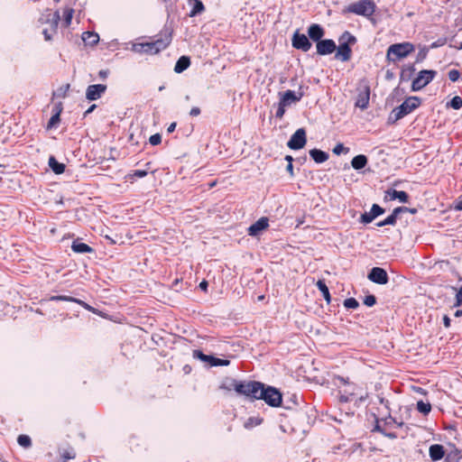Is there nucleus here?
Returning <instances> with one entry per match:
<instances>
[{
	"instance_id": "f257e3e1",
	"label": "nucleus",
	"mask_w": 462,
	"mask_h": 462,
	"mask_svg": "<svg viewBox=\"0 0 462 462\" xmlns=\"http://www.w3.org/2000/svg\"><path fill=\"white\" fill-rule=\"evenodd\" d=\"M333 383L337 388L338 399L341 402H352L357 398L363 401L365 398V396L362 394V388L355 383L350 382L348 378L336 376L333 379Z\"/></svg>"
},
{
	"instance_id": "f03ea898",
	"label": "nucleus",
	"mask_w": 462,
	"mask_h": 462,
	"mask_svg": "<svg viewBox=\"0 0 462 462\" xmlns=\"http://www.w3.org/2000/svg\"><path fill=\"white\" fill-rule=\"evenodd\" d=\"M171 42V36L165 35L152 42H135L132 44V51L136 53L156 54L167 48Z\"/></svg>"
},
{
	"instance_id": "7ed1b4c3",
	"label": "nucleus",
	"mask_w": 462,
	"mask_h": 462,
	"mask_svg": "<svg viewBox=\"0 0 462 462\" xmlns=\"http://www.w3.org/2000/svg\"><path fill=\"white\" fill-rule=\"evenodd\" d=\"M376 10V5L373 0H359L348 5L345 12L372 19Z\"/></svg>"
},
{
	"instance_id": "20e7f679",
	"label": "nucleus",
	"mask_w": 462,
	"mask_h": 462,
	"mask_svg": "<svg viewBox=\"0 0 462 462\" xmlns=\"http://www.w3.org/2000/svg\"><path fill=\"white\" fill-rule=\"evenodd\" d=\"M415 51V47L411 42L395 43L389 46L386 53V59L390 62H396Z\"/></svg>"
},
{
	"instance_id": "39448f33",
	"label": "nucleus",
	"mask_w": 462,
	"mask_h": 462,
	"mask_svg": "<svg viewBox=\"0 0 462 462\" xmlns=\"http://www.w3.org/2000/svg\"><path fill=\"white\" fill-rule=\"evenodd\" d=\"M231 384L237 394L256 400L261 383L255 381L243 382L232 379Z\"/></svg>"
},
{
	"instance_id": "423d86ee",
	"label": "nucleus",
	"mask_w": 462,
	"mask_h": 462,
	"mask_svg": "<svg viewBox=\"0 0 462 462\" xmlns=\"http://www.w3.org/2000/svg\"><path fill=\"white\" fill-rule=\"evenodd\" d=\"M339 42V46L336 49L335 58L341 61H347L352 54L350 45L355 44L356 39L350 32H345L340 37Z\"/></svg>"
},
{
	"instance_id": "0eeeda50",
	"label": "nucleus",
	"mask_w": 462,
	"mask_h": 462,
	"mask_svg": "<svg viewBox=\"0 0 462 462\" xmlns=\"http://www.w3.org/2000/svg\"><path fill=\"white\" fill-rule=\"evenodd\" d=\"M256 400H263L272 407H279L282 404V393L273 386H265L261 383Z\"/></svg>"
},
{
	"instance_id": "6e6552de",
	"label": "nucleus",
	"mask_w": 462,
	"mask_h": 462,
	"mask_svg": "<svg viewBox=\"0 0 462 462\" xmlns=\"http://www.w3.org/2000/svg\"><path fill=\"white\" fill-rule=\"evenodd\" d=\"M420 105V99L418 97H410L406 98L402 105L393 110L395 118L397 120L402 118L419 107Z\"/></svg>"
},
{
	"instance_id": "1a4fd4ad",
	"label": "nucleus",
	"mask_w": 462,
	"mask_h": 462,
	"mask_svg": "<svg viewBox=\"0 0 462 462\" xmlns=\"http://www.w3.org/2000/svg\"><path fill=\"white\" fill-rule=\"evenodd\" d=\"M437 72L432 69L420 70L418 76L412 80L411 89L419 91L433 80Z\"/></svg>"
},
{
	"instance_id": "9d476101",
	"label": "nucleus",
	"mask_w": 462,
	"mask_h": 462,
	"mask_svg": "<svg viewBox=\"0 0 462 462\" xmlns=\"http://www.w3.org/2000/svg\"><path fill=\"white\" fill-rule=\"evenodd\" d=\"M306 142V132L303 128H300L291 135L288 146L292 150H299L305 146Z\"/></svg>"
},
{
	"instance_id": "9b49d317",
	"label": "nucleus",
	"mask_w": 462,
	"mask_h": 462,
	"mask_svg": "<svg viewBox=\"0 0 462 462\" xmlns=\"http://www.w3.org/2000/svg\"><path fill=\"white\" fill-rule=\"evenodd\" d=\"M292 46L297 50L308 51L311 48V43L305 34L296 32L292 36Z\"/></svg>"
},
{
	"instance_id": "f8f14e48",
	"label": "nucleus",
	"mask_w": 462,
	"mask_h": 462,
	"mask_svg": "<svg viewBox=\"0 0 462 462\" xmlns=\"http://www.w3.org/2000/svg\"><path fill=\"white\" fill-rule=\"evenodd\" d=\"M303 97V92L299 90L298 92H294L292 90H287L283 93H280V100L282 102L283 106H291V104H295L299 102Z\"/></svg>"
},
{
	"instance_id": "ddd939ff",
	"label": "nucleus",
	"mask_w": 462,
	"mask_h": 462,
	"mask_svg": "<svg viewBox=\"0 0 462 462\" xmlns=\"http://www.w3.org/2000/svg\"><path fill=\"white\" fill-rule=\"evenodd\" d=\"M368 279L377 284H386L388 274L383 268L374 267L368 274Z\"/></svg>"
},
{
	"instance_id": "4468645a",
	"label": "nucleus",
	"mask_w": 462,
	"mask_h": 462,
	"mask_svg": "<svg viewBox=\"0 0 462 462\" xmlns=\"http://www.w3.org/2000/svg\"><path fill=\"white\" fill-rule=\"evenodd\" d=\"M106 90V86L103 84L90 85L86 90V98L94 101L101 97Z\"/></svg>"
},
{
	"instance_id": "2eb2a0df",
	"label": "nucleus",
	"mask_w": 462,
	"mask_h": 462,
	"mask_svg": "<svg viewBox=\"0 0 462 462\" xmlns=\"http://www.w3.org/2000/svg\"><path fill=\"white\" fill-rule=\"evenodd\" d=\"M317 52L319 55H328L333 53L336 49V43L333 40H321L319 42H317L316 45Z\"/></svg>"
},
{
	"instance_id": "dca6fc26",
	"label": "nucleus",
	"mask_w": 462,
	"mask_h": 462,
	"mask_svg": "<svg viewBox=\"0 0 462 462\" xmlns=\"http://www.w3.org/2000/svg\"><path fill=\"white\" fill-rule=\"evenodd\" d=\"M268 226L269 219L263 217L248 227V235L251 236H256Z\"/></svg>"
},
{
	"instance_id": "f3484780",
	"label": "nucleus",
	"mask_w": 462,
	"mask_h": 462,
	"mask_svg": "<svg viewBox=\"0 0 462 462\" xmlns=\"http://www.w3.org/2000/svg\"><path fill=\"white\" fill-rule=\"evenodd\" d=\"M384 212L383 208L377 204H374L369 212H365L361 216V222L365 224L371 223L376 217Z\"/></svg>"
},
{
	"instance_id": "a211bd4d",
	"label": "nucleus",
	"mask_w": 462,
	"mask_h": 462,
	"mask_svg": "<svg viewBox=\"0 0 462 462\" xmlns=\"http://www.w3.org/2000/svg\"><path fill=\"white\" fill-rule=\"evenodd\" d=\"M370 99V88L369 87L365 86L362 91L359 92L356 106L361 109H365L368 106Z\"/></svg>"
},
{
	"instance_id": "6ab92c4d",
	"label": "nucleus",
	"mask_w": 462,
	"mask_h": 462,
	"mask_svg": "<svg viewBox=\"0 0 462 462\" xmlns=\"http://www.w3.org/2000/svg\"><path fill=\"white\" fill-rule=\"evenodd\" d=\"M308 35L312 41L319 42L324 36V29L319 24L313 23L308 29Z\"/></svg>"
},
{
	"instance_id": "aec40b11",
	"label": "nucleus",
	"mask_w": 462,
	"mask_h": 462,
	"mask_svg": "<svg viewBox=\"0 0 462 462\" xmlns=\"http://www.w3.org/2000/svg\"><path fill=\"white\" fill-rule=\"evenodd\" d=\"M386 198L390 200L398 199L400 202L406 203L408 202L409 196L402 190L389 189L386 191Z\"/></svg>"
},
{
	"instance_id": "412c9836",
	"label": "nucleus",
	"mask_w": 462,
	"mask_h": 462,
	"mask_svg": "<svg viewBox=\"0 0 462 462\" xmlns=\"http://www.w3.org/2000/svg\"><path fill=\"white\" fill-rule=\"evenodd\" d=\"M429 454H430L431 460L439 461L445 455L444 448L439 444L431 445L429 449Z\"/></svg>"
},
{
	"instance_id": "4be33fe9",
	"label": "nucleus",
	"mask_w": 462,
	"mask_h": 462,
	"mask_svg": "<svg viewBox=\"0 0 462 462\" xmlns=\"http://www.w3.org/2000/svg\"><path fill=\"white\" fill-rule=\"evenodd\" d=\"M81 38L84 43L89 46L96 45L99 41V35L95 32H85Z\"/></svg>"
},
{
	"instance_id": "5701e85b",
	"label": "nucleus",
	"mask_w": 462,
	"mask_h": 462,
	"mask_svg": "<svg viewBox=\"0 0 462 462\" xmlns=\"http://www.w3.org/2000/svg\"><path fill=\"white\" fill-rule=\"evenodd\" d=\"M310 155L317 163L325 162L328 159V154L319 149L310 150Z\"/></svg>"
},
{
	"instance_id": "b1692460",
	"label": "nucleus",
	"mask_w": 462,
	"mask_h": 462,
	"mask_svg": "<svg viewBox=\"0 0 462 462\" xmlns=\"http://www.w3.org/2000/svg\"><path fill=\"white\" fill-rule=\"evenodd\" d=\"M190 65L189 58L187 56H181L176 62L174 67V71L177 73H181L185 69L189 68Z\"/></svg>"
},
{
	"instance_id": "393cba45",
	"label": "nucleus",
	"mask_w": 462,
	"mask_h": 462,
	"mask_svg": "<svg viewBox=\"0 0 462 462\" xmlns=\"http://www.w3.org/2000/svg\"><path fill=\"white\" fill-rule=\"evenodd\" d=\"M367 164V158L365 155L359 154L355 156L351 161V165L355 170H361Z\"/></svg>"
},
{
	"instance_id": "a878e982",
	"label": "nucleus",
	"mask_w": 462,
	"mask_h": 462,
	"mask_svg": "<svg viewBox=\"0 0 462 462\" xmlns=\"http://www.w3.org/2000/svg\"><path fill=\"white\" fill-rule=\"evenodd\" d=\"M49 166L56 174H61L65 171V165L59 162L53 156H51L49 159Z\"/></svg>"
},
{
	"instance_id": "bb28decb",
	"label": "nucleus",
	"mask_w": 462,
	"mask_h": 462,
	"mask_svg": "<svg viewBox=\"0 0 462 462\" xmlns=\"http://www.w3.org/2000/svg\"><path fill=\"white\" fill-rule=\"evenodd\" d=\"M189 3L192 4V9L189 13L190 17L196 16L205 10L204 5L200 0H189Z\"/></svg>"
},
{
	"instance_id": "cd10ccee",
	"label": "nucleus",
	"mask_w": 462,
	"mask_h": 462,
	"mask_svg": "<svg viewBox=\"0 0 462 462\" xmlns=\"http://www.w3.org/2000/svg\"><path fill=\"white\" fill-rule=\"evenodd\" d=\"M72 250L75 253L85 254L92 252V248L85 243L75 241L71 245Z\"/></svg>"
},
{
	"instance_id": "c85d7f7f",
	"label": "nucleus",
	"mask_w": 462,
	"mask_h": 462,
	"mask_svg": "<svg viewBox=\"0 0 462 462\" xmlns=\"http://www.w3.org/2000/svg\"><path fill=\"white\" fill-rule=\"evenodd\" d=\"M400 209H393V213L388 216L384 220L377 223L378 226H383L386 225H394L396 223L397 216Z\"/></svg>"
},
{
	"instance_id": "c756f323",
	"label": "nucleus",
	"mask_w": 462,
	"mask_h": 462,
	"mask_svg": "<svg viewBox=\"0 0 462 462\" xmlns=\"http://www.w3.org/2000/svg\"><path fill=\"white\" fill-rule=\"evenodd\" d=\"M317 287L323 294L327 302H329L330 301V294H329V291H328V288L326 285V283L323 281L319 280L317 282Z\"/></svg>"
},
{
	"instance_id": "7c9ffc66",
	"label": "nucleus",
	"mask_w": 462,
	"mask_h": 462,
	"mask_svg": "<svg viewBox=\"0 0 462 462\" xmlns=\"http://www.w3.org/2000/svg\"><path fill=\"white\" fill-rule=\"evenodd\" d=\"M193 356L195 358H198L203 362H208L209 363V365H211V363H212V359H213V356H208V355H205L203 354L201 351L199 350H195L193 352Z\"/></svg>"
},
{
	"instance_id": "2f4dec72",
	"label": "nucleus",
	"mask_w": 462,
	"mask_h": 462,
	"mask_svg": "<svg viewBox=\"0 0 462 462\" xmlns=\"http://www.w3.org/2000/svg\"><path fill=\"white\" fill-rule=\"evenodd\" d=\"M417 410L423 414H428L431 410V406L430 403L420 401L417 402Z\"/></svg>"
},
{
	"instance_id": "473e14b6",
	"label": "nucleus",
	"mask_w": 462,
	"mask_h": 462,
	"mask_svg": "<svg viewBox=\"0 0 462 462\" xmlns=\"http://www.w3.org/2000/svg\"><path fill=\"white\" fill-rule=\"evenodd\" d=\"M74 10L72 8H66L63 12V18L65 26H69L71 23Z\"/></svg>"
},
{
	"instance_id": "72a5a7b5",
	"label": "nucleus",
	"mask_w": 462,
	"mask_h": 462,
	"mask_svg": "<svg viewBox=\"0 0 462 462\" xmlns=\"http://www.w3.org/2000/svg\"><path fill=\"white\" fill-rule=\"evenodd\" d=\"M17 442L20 446L23 448H29L32 444L31 439L27 435H20L17 439Z\"/></svg>"
},
{
	"instance_id": "f704fd0d",
	"label": "nucleus",
	"mask_w": 462,
	"mask_h": 462,
	"mask_svg": "<svg viewBox=\"0 0 462 462\" xmlns=\"http://www.w3.org/2000/svg\"><path fill=\"white\" fill-rule=\"evenodd\" d=\"M449 106L457 110L462 107V98L458 96L454 97L448 103Z\"/></svg>"
},
{
	"instance_id": "c9c22d12",
	"label": "nucleus",
	"mask_w": 462,
	"mask_h": 462,
	"mask_svg": "<svg viewBox=\"0 0 462 462\" xmlns=\"http://www.w3.org/2000/svg\"><path fill=\"white\" fill-rule=\"evenodd\" d=\"M50 300H51L69 301V302H76V301H78V299L70 297V296H65V295L51 296L50 298Z\"/></svg>"
},
{
	"instance_id": "e433bc0d",
	"label": "nucleus",
	"mask_w": 462,
	"mask_h": 462,
	"mask_svg": "<svg viewBox=\"0 0 462 462\" xmlns=\"http://www.w3.org/2000/svg\"><path fill=\"white\" fill-rule=\"evenodd\" d=\"M344 306L346 309H356L359 306L358 301L355 298H348L345 300Z\"/></svg>"
},
{
	"instance_id": "4c0bfd02",
	"label": "nucleus",
	"mask_w": 462,
	"mask_h": 462,
	"mask_svg": "<svg viewBox=\"0 0 462 462\" xmlns=\"http://www.w3.org/2000/svg\"><path fill=\"white\" fill-rule=\"evenodd\" d=\"M230 364L227 359H220L213 356L211 366H226Z\"/></svg>"
},
{
	"instance_id": "58836bf2",
	"label": "nucleus",
	"mask_w": 462,
	"mask_h": 462,
	"mask_svg": "<svg viewBox=\"0 0 462 462\" xmlns=\"http://www.w3.org/2000/svg\"><path fill=\"white\" fill-rule=\"evenodd\" d=\"M348 152L349 148L345 147L344 144L341 143H337L333 149V152L336 155H340L341 153H347Z\"/></svg>"
},
{
	"instance_id": "ea45409f",
	"label": "nucleus",
	"mask_w": 462,
	"mask_h": 462,
	"mask_svg": "<svg viewBox=\"0 0 462 462\" xmlns=\"http://www.w3.org/2000/svg\"><path fill=\"white\" fill-rule=\"evenodd\" d=\"M59 122H60L59 112H54V114L52 115V116L50 118V120L48 122L47 127L49 129L55 127L59 124Z\"/></svg>"
},
{
	"instance_id": "a19ab883",
	"label": "nucleus",
	"mask_w": 462,
	"mask_h": 462,
	"mask_svg": "<svg viewBox=\"0 0 462 462\" xmlns=\"http://www.w3.org/2000/svg\"><path fill=\"white\" fill-rule=\"evenodd\" d=\"M162 142V136L159 134H155L150 136L149 143L152 145H158Z\"/></svg>"
},
{
	"instance_id": "79ce46f5",
	"label": "nucleus",
	"mask_w": 462,
	"mask_h": 462,
	"mask_svg": "<svg viewBox=\"0 0 462 462\" xmlns=\"http://www.w3.org/2000/svg\"><path fill=\"white\" fill-rule=\"evenodd\" d=\"M59 21H60L59 12L53 13L51 14V23L52 30H56Z\"/></svg>"
},
{
	"instance_id": "37998d69",
	"label": "nucleus",
	"mask_w": 462,
	"mask_h": 462,
	"mask_svg": "<svg viewBox=\"0 0 462 462\" xmlns=\"http://www.w3.org/2000/svg\"><path fill=\"white\" fill-rule=\"evenodd\" d=\"M286 106H283V105H282V102L281 100L279 101L278 109H277L276 114H275V116H276L277 118H282V116H284V114H285V107H286Z\"/></svg>"
},
{
	"instance_id": "c03bdc74",
	"label": "nucleus",
	"mask_w": 462,
	"mask_h": 462,
	"mask_svg": "<svg viewBox=\"0 0 462 462\" xmlns=\"http://www.w3.org/2000/svg\"><path fill=\"white\" fill-rule=\"evenodd\" d=\"M460 77V73L457 69H451L448 71V79L452 82H456Z\"/></svg>"
},
{
	"instance_id": "a18cd8bd",
	"label": "nucleus",
	"mask_w": 462,
	"mask_h": 462,
	"mask_svg": "<svg viewBox=\"0 0 462 462\" xmlns=\"http://www.w3.org/2000/svg\"><path fill=\"white\" fill-rule=\"evenodd\" d=\"M376 302V299L374 295H367L364 300L365 305L367 307H373Z\"/></svg>"
},
{
	"instance_id": "49530a36",
	"label": "nucleus",
	"mask_w": 462,
	"mask_h": 462,
	"mask_svg": "<svg viewBox=\"0 0 462 462\" xmlns=\"http://www.w3.org/2000/svg\"><path fill=\"white\" fill-rule=\"evenodd\" d=\"M261 421L262 420L258 418H250L245 423V427L259 425Z\"/></svg>"
},
{
	"instance_id": "de8ad7c7",
	"label": "nucleus",
	"mask_w": 462,
	"mask_h": 462,
	"mask_svg": "<svg viewBox=\"0 0 462 462\" xmlns=\"http://www.w3.org/2000/svg\"><path fill=\"white\" fill-rule=\"evenodd\" d=\"M462 305V288L458 291V292L456 295V303L455 307H459Z\"/></svg>"
},
{
	"instance_id": "09e8293b",
	"label": "nucleus",
	"mask_w": 462,
	"mask_h": 462,
	"mask_svg": "<svg viewBox=\"0 0 462 462\" xmlns=\"http://www.w3.org/2000/svg\"><path fill=\"white\" fill-rule=\"evenodd\" d=\"M147 175V171L144 170H136L134 171L133 176L137 178H143Z\"/></svg>"
},
{
	"instance_id": "8fccbe9b",
	"label": "nucleus",
	"mask_w": 462,
	"mask_h": 462,
	"mask_svg": "<svg viewBox=\"0 0 462 462\" xmlns=\"http://www.w3.org/2000/svg\"><path fill=\"white\" fill-rule=\"evenodd\" d=\"M221 389H224V390H226V391H232L234 390L232 384H231V380H229L228 382H226L224 383L221 386H220Z\"/></svg>"
},
{
	"instance_id": "3c124183",
	"label": "nucleus",
	"mask_w": 462,
	"mask_h": 462,
	"mask_svg": "<svg viewBox=\"0 0 462 462\" xmlns=\"http://www.w3.org/2000/svg\"><path fill=\"white\" fill-rule=\"evenodd\" d=\"M62 457L64 459V462H66L69 459L74 458V454L70 453L69 451H65L62 454Z\"/></svg>"
},
{
	"instance_id": "603ef678",
	"label": "nucleus",
	"mask_w": 462,
	"mask_h": 462,
	"mask_svg": "<svg viewBox=\"0 0 462 462\" xmlns=\"http://www.w3.org/2000/svg\"><path fill=\"white\" fill-rule=\"evenodd\" d=\"M200 114V109L199 107H192L189 111V115L191 116H198Z\"/></svg>"
},
{
	"instance_id": "864d4df0",
	"label": "nucleus",
	"mask_w": 462,
	"mask_h": 462,
	"mask_svg": "<svg viewBox=\"0 0 462 462\" xmlns=\"http://www.w3.org/2000/svg\"><path fill=\"white\" fill-rule=\"evenodd\" d=\"M76 303L81 305L86 310H93V308L91 306H89L88 303L82 301L81 300L78 299V301H76Z\"/></svg>"
},
{
	"instance_id": "5fc2aeb1",
	"label": "nucleus",
	"mask_w": 462,
	"mask_h": 462,
	"mask_svg": "<svg viewBox=\"0 0 462 462\" xmlns=\"http://www.w3.org/2000/svg\"><path fill=\"white\" fill-rule=\"evenodd\" d=\"M450 319L448 316L443 317V324L446 328H449L450 326Z\"/></svg>"
},
{
	"instance_id": "6e6d98bb",
	"label": "nucleus",
	"mask_w": 462,
	"mask_h": 462,
	"mask_svg": "<svg viewBox=\"0 0 462 462\" xmlns=\"http://www.w3.org/2000/svg\"><path fill=\"white\" fill-rule=\"evenodd\" d=\"M176 128V123H171L168 128H167V132L168 133H172Z\"/></svg>"
},
{
	"instance_id": "4d7b16f0",
	"label": "nucleus",
	"mask_w": 462,
	"mask_h": 462,
	"mask_svg": "<svg viewBox=\"0 0 462 462\" xmlns=\"http://www.w3.org/2000/svg\"><path fill=\"white\" fill-rule=\"evenodd\" d=\"M287 171H289L290 175L291 176H293V166H292V163H288L287 167H286Z\"/></svg>"
},
{
	"instance_id": "13d9d810",
	"label": "nucleus",
	"mask_w": 462,
	"mask_h": 462,
	"mask_svg": "<svg viewBox=\"0 0 462 462\" xmlns=\"http://www.w3.org/2000/svg\"><path fill=\"white\" fill-rule=\"evenodd\" d=\"M454 208H455L456 210H459V211H460V210H462V199H461V200H459V201H457V202L455 204Z\"/></svg>"
},
{
	"instance_id": "bf43d9fd",
	"label": "nucleus",
	"mask_w": 462,
	"mask_h": 462,
	"mask_svg": "<svg viewBox=\"0 0 462 462\" xmlns=\"http://www.w3.org/2000/svg\"><path fill=\"white\" fill-rule=\"evenodd\" d=\"M42 33L46 41H50L51 39V35L49 33L48 30H43Z\"/></svg>"
},
{
	"instance_id": "052dcab7",
	"label": "nucleus",
	"mask_w": 462,
	"mask_h": 462,
	"mask_svg": "<svg viewBox=\"0 0 462 462\" xmlns=\"http://www.w3.org/2000/svg\"><path fill=\"white\" fill-rule=\"evenodd\" d=\"M54 111L55 112H59V116H60V113L62 111V106H61V104H57L54 107Z\"/></svg>"
},
{
	"instance_id": "680f3d73",
	"label": "nucleus",
	"mask_w": 462,
	"mask_h": 462,
	"mask_svg": "<svg viewBox=\"0 0 462 462\" xmlns=\"http://www.w3.org/2000/svg\"><path fill=\"white\" fill-rule=\"evenodd\" d=\"M199 288L203 291H206L207 288H208V282L206 281H202L200 283H199Z\"/></svg>"
},
{
	"instance_id": "e2e57ef3",
	"label": "nucleus",
	"mask_w": 462,
	"mask_h": 462,
	"mask_svg": "<svg viewBox=\"0 0 462 462\" xmlns=\"http://www.w3.org/2000/svg\"><path fill=\"white\" fill-rule=\"evenodd\" d=\"M107 74H108L107 70H100V71H99V76H100L101 78H103V79L106 78V77H107Z\"/></svg>"
},
{
	"instance_id": "0e129e2a",
	"label": "nucleus",
	"mask_w": 462,
	"mask_h": 462,
	"mask_svg": "<svg viewBox=\"0 0 462 462\" xmlns=\"http://www.w3.org/2000/svg\"><path fill=\"white\" fill-rule=\"evenodd\" d=\"M454 316H455V317H461V316H462V308H461V309H457V310L455 311Z\"/></svg>"
},
{
	"instance_id": "69168bd1",
	"label": "nucleus",
	"mask_w": 462,
	"mask_h": 462,
	"mask_svg": "<svg viewBox=\"0 0 462 462\" xmlns=\"http://www.w3.org/2000/svg\"><path fill=\"white\" fill-rule=\"evenodd\" d=\"M395 209H400V210H399V213H401V212H405V211H407V210H408V208H405V207H399V208H396Z\"/></svg>"
},
{
	"instance_id": "338daca9",
	"label": "nucleus",
	"mask_w": 462,
	"mask_h": 462,
	"mask_svg": "<svg viewBox=\"0 0 462 462\" xmlns=\"http://www.w3.org/2000/svg\"><path fill=\"white\" fill-rule=\"evenodd\" d=\"M285 160H286V161H288V162H289V163H290V162H291V163H292V157H291V155H287V156L285 157Z\"/></svg>"
},
{
	"instance_id": "774afa93",
	"label": "nucleus",
	"mask_w": 462,
	"mask_h": 462,
	"mask_svg": "<svg viewBox=\"0 0 462 462\" xmlns=\"http://www.w3.org/2000/svg\"><path fill=\"white\" fill-rule=\"evenodd\" d=\"M95 107H96V105L91 106L87 110V112H86V113L88 114V113L92 112V111H93V109H94Z\"/></svg>"
}]
</instances>
